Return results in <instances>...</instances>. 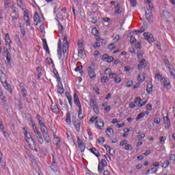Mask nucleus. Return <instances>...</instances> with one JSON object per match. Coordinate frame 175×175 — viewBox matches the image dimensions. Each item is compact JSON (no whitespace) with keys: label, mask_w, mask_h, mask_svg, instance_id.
I'll return each instance as SVG.
<instances>
[{"label":"nucleus","mask_w":175,"mask_h":175,"mask_svg":"<svg viewBox=\"0 0 175 175\" xmlns=\"http://www.w3.org/2000/svg\"><path fill=\"white\" fill-rule=\"evenodd\" d=\"M0 99L3 102V105H8V102L5 99V96H3V92H2V89L0 88Z\"/></svg>","instance_id":"a878e982"},{"label":"nucleus","mask_w":175,"mask_h":175,"mask_svg":"<svg viewBox=\"0 0 175 175\" xmlns=\"http://www.w3.org/2000/svg\"><path fill=\"white\" fill-rule=\"evenodd\" d=\"M0 80L5 90H8V92L12 94V92H13V90H12V86L10 84L8 83V80H6V75H5V72H3V71L1 70H0Z\"/></svg>","instance_id":"f03ea898"},{"label":"nucleus","mask_w":175,"mask_h":175,"mask_svg":"<svg viewBox=\"0 0 175 175\" xmlns=\"http://www.w3.org/2000/svg\"><path fill=\"white\" fill-rule=\"evenodd\" d=\"M130 42L131 43H134L135 42H136V38H135V36L133 34H132L130 37Z\"/></svg>","instance_id":"8fccbe9b"},{"label":"nucleus","mask_w":175,"mask_h":175,"mask_svg":"<svg viewBox=\"0 0 175 175\" xmlns=\"http://www.w3.org/2000/svg\"><path fill=\"white\" fill-rule=\"evenodd\" d=\"M107 166V162L105 159H101V161L98 163V172L102 173L105 170V167Z\"/></svg>","instance_id":"423d86ee"},{"label":"nucleus","mask_w":175,"mask_h":175,"mask_svg":"<svg viewBox=\"0 0 175 175\" xmlns=\"http://www.w3.org/2000/svg\"><path fill=\"white\" fill-rule=\"evenodd\" d=\"M109 81V78L107 77L104 76L101 77V83H107Z\"/></svg>","instance_id":"49530a36"},{"label":"nucleus","mask_w":175,"mask_h":175,"mask_svg":"<svg viewBox=\"0 0 175 175\" xmlns=\"http://www.w3.org/2000/svg\"><path fill=\"white\" fill-rule=\"evenodd\" d=\"M95 126L97 129H103L105 126V122H103V120L98 119L96 121Z\"/></svg>","instance_id":"ddd939ff"},{"label":"nucleus","mask_w":175,"mask_h":175,"mask_svg":"<svg viewBox=\"0 0 175 175\" xmlns=\"http://www.w3.org/2000/svg\"><path fill=\"white\" fill-rule=\"evenodd\" d=\"M57 87H58L57 88L58 94H64V85H62V83H60V84H58Z\"/></svg>","instance_id":"7c9ffc66"},{"label":"nucleus","mask_w":175,"mask_h":175,"mask_svg":"<svg viewBox=\"0 0 175 175\" xmlns=\"http://www.w3.org/2000/svg\"><path fill=\"white\" fill-rule=\"evenodd\" d=\"M10 16L12 17V23H16V20L18 18V12H17L16 8L13 9L12 12L10 14Z\"/></svg>","instance_id":"9b49d317"},{"label":"nucleus","mask_w":175,"mask_h":175,"mask_svg":"<svg viewBox=\"0 0 175 175\" xmlns=\"http://www.w3.org/2000/svg\"><path fill=\"white\" fill-rule=\"evenodd\" d=\"M90 151L94 154V155H96V157H97V158H99V157H100V154L99 153V150H98L96 148H92L90 149Z\"/></svg>","instance_id":"5701e85b"},{"label":"nucleus","mask_w":175,"mask_h":175,"mask_svg":"<svg viewBox=\"0 0 175 175\" xmlns=\"http://www.w3.org/2000/svg\"><path fill=\"white\" fill-rule=\"evenodd\" d=\"M33 129L35 133V137L36 140L38 142V143H40V144H43L44 141L43 140V137H42V133L39 131V129L36 128V126L35 124H33Z\"/></svg>","instance_id":"20e7f679"},{"label":"nucleus","mask_w":175,"mask_h":175,"mask_svg":"<svg viewBox=\"0 0 175 175\" xmlns=\"http://www.w3.org/2000/svg\"><path fill=\"white\" fill-rule=\"evenodd\" d=\"M18 107L19 110H21V109H23L24 104L21 102V100H19L18 104Z\"/></svg>","instance_id":"603ef678"},{"label":"nucleus","mask_w":175,"mask_h":175,"mask_svg":"<svg viewBox=\"0 0 175 175\" xmlns=\"http://www.w3.org/2000/svg\"><path fill=\"white\" fill-rule=\"evenodd\" d=\"M168 69L170 70V73L171 76H173V77H175V70L174 68L168 67Z\"/></svg>","instance_id":"4c0bfd02"},{"label":"nucleus","mask_w":175,"mask_h":175,"mask_svg":"<svg viewBox=\"0 0 175 175\" xmlns=\"http://www.w3.org/2000/svg\"><path fill=\"white\" fill-rule=\"evenodd\" d=\"M79 108V111H78V117L80 120H83V117H80V116H81V114L83 113V110L81 109V106L78 107Z\"/></svg>","instance_id":"58836bf2"},{"label":"nucleus","mask_w":175,"mask_h":175,"mask_svg":"<svg viewBox=\"0 0 175 175\" xmlns=\"http://www.w3.org/2000/svg\"><path fill=\"white\" fill-rule=\"evenodd\" d=\"M92 33L94 36H99V31H98V29L96 28L92 29Z\"/></svg>","instance_id":"72a5a7b5"},{"label":"nucleus","mask_w":175,"mask_h":175,"mask_svg":"<svg viewBox=\"0 0 175 175\" xmlns=\"http://www.w3.org/2000/svg\"><path fill=\"white\" fill-rule=\"evenodd\" d=\"M126 87H132V85H133V81H129L126 84Z\"/></svg>","instance_id":"e2e57ef3"},{"label":"nucleus","mask_w":175,"mask_h":175,"mask_svg":"<svg viewBox=\"0 0 175 175\" xmlns=\"http://www.w3.org/2000/svg\"><path fill=\"white\" fill-rule=\"evenodd\" d=\"M104 147L106 148V150H107V148L109 149V154L111 155H114L116 150L113 148H110V146L108 145H104Z\"/></svg>","instance_id":"c756f323"},{"label":"nucleus","mask_w":175,"mask_h":175,"mask_svg":"<svg viewBox=\"0 0 175 175\" xmlns=\"http://www.w3.org/2000/svg\"><path fill=\"white\" fill-rule=\"evenodd\" d=\"M137 102H138V105H140V103L142 102V99L140 98H139V97L135 98V100H134L135 103H137Z\"/></svg>","instance_id":"680f3d73"},{"label":"nucleus","mask_w":175,"mask_h":175,"mask_svg":"<svg viewBox=\"0 0 175 175\" xmlns=\"http://www.w3.org/2000/svg\"><path fill=\"white\" fill-rule=\"evenodd\" d=\"M146 91L148 94H151V92H152V85H150V83L147 85Z\"/></svg>","instance_id":"f704fd0d"},{"label":"nucleus","mask_w":175,"mask_h":175,"mask_svg":"<svg viewBox=\"0 0 175 175\" xmlns=\"http://www.w3.org/2000/svg\"><path fill=\"white\" fill-rule=\"evenodd\" d=\"M146 79L144 73H139L137 77V80L139 83H143V81Z\"/></svg>","instance_id":"c85d7f7f"},{"label":"nucleus","mask_w":175,"mask_h":175,"mask_svg":"<svg viewBox=\"0 0 175 175\" xmlns=\"http://www.w3.org/2000/svg\"><path fill=\"white\" fill-rule=\"evenodd\" d=\"M53 161L51 168L52 170H57V162H55V159L54 158V154H52Z\"/></svg>","instance_id":"bb28decb"},{"label":"nucleus","mask_w":175,"mask_h":175,"mask_svg":"<svg viewBox=\"0 0 175 175\" xmlns=\"http://www.w3.org/2000/svg\"><path fill=\"white\" fill-rule=\"evenodd\" d=\"M109 77L114 79L115 83H121V77H120L116 73L109 74Z\"/></svg>","instance_id":"f3484780"},{"label":"nucleus","mask_w":175,"mask_h":175,"mask_svg":"<svg viewBox=\"0 0 175 175\" xmlns=\"http://www.w3.org/2000/svg\"><path fill=\"white\" fill-rule=\"evenodd\" d=\"M115 10L116 14H120V13H122V8H121L120 3H118L115 5Z\"/></svg>","instance_id":"aec40b11"},{"label":"nucleus","mask_w":175,"mask_h":175,"mask_svg":"<svg viewBox=\"0 0 175 175\" xmlns=\"http://www.w3.org/2000/svg\"><path fill=\"white\" fill-rule=\"evenodd\" d=\"M78 147L80 148L81 152H84L85 150V146L83 144V141L80 139L79 137H77Z\"/></svg>","instance_id":"2eb2a0df"},{"label":"nucleus","mask_w":175,"mask_h":175,"mask_svg":"<svg viewBox=\"0 0 175 175\" xmlns=\"http://www.w3.org/2000/svg\"><path fill=\"white\" fill-rule=\"evenodd\" d=\"M144 36L145 37V39L149 42V43H152V42H154V36H152V33L150 32H145L144 33Z\"/></svg>","instance_id":"6e6552de"},{"label":"nucleus","mask_w":175,"mask_h":175,"mask_svg":"<svg viewBox=\"0 0 175 175\" xmlns=\"http://www.w3.org/2000/svg\"><path fill=\"white\" fill-rule=\"evenodd\" d=\"M164 123L165 124V129H169L170 128V119L169 117H165L164 118Z\"/></svg>","instance_id":"b1692460"},{"label":"nucleus","mask_w":175,"mask_h":175,"mask_svg":"<svg viewBox=\"0 0 175 175\" xmlns=\"http://www.w3.org/2000/svg\"><path fill=\"white\" fill-rule=\"evenodd\" d=\"M144 116H146V113L144 112H141L136 118V120H140V118H143V117H144Z\"/></svg>","instance_id":"37998d69"},{"label":"nucleus","mask_w":175,"mask_h":175,"mask_svg":"<svg viewBox=\"0 0 175 175\" xmlns=\"http://www.w3.org/2000/svg\"><path fill=\"white\" fill-rule=\"evenodd\" d=\"M83 66H77L76 68H75V71L76 72H79V73H81V75H83Z\"/></svg>","instance_id":"a19ab883"},{"label":"nucleus","mask_w":175,"mask_h":175,"mask_svg":"<svg viewBox=\"0 0 175 175\" xmlns=\"http://www.w3.org/2000/svg\"><path fill=\"white\" fill-rule=\"evenodd\" d=\"M66 98H67V99L68 100L69 105H70L72 106V96H70V94H68V95L66 94Z\"/></svg>","instance_id":"de8ad7c7"},{"label":"nucleus","mask_w":175,"mask_h":175,"mask_svg":"<svg viewBox=\"0 0 175 175\" xmlns=\"http://www.w3.org/2000/svg\"><path fill=\"white\" fill-rule=\"evenodd\" d=\"M5 42H6V44H8L9 50H12V45H10V44L12 43V40H9V39H6Z\"/></svg>","instance_id":"09e8293b"},{"label":"nucleus","mask_w":175,"mask_h":175,"mask_svg":"<svg viewBox=\"0 0 175 175\" xmlns=\"http://www.w3.org/2000/svg\"><path fill=\"white\" fill-rule=\"evenodd\" d=\"M170 161H175V155L174 154H170Z\"/></svg>","instance_id":"774afa93"},{"label":"nucleus","mask_w":175,"mask_h":175,"mask_svg":"<svg viewBox=\"0 0 175 175\" xmlns=\"http://www.w3.org/2000/svg\"><path fill=\"white\" fill-rule=\"evenodd\" d=\"M53 73L55 77H57L58 81H61V77H59V74H58V71L57 70V69H53Z\"/></svg>","instance_id":"c9c22d12"},{"label":"nucleus","mask_w":175,"mask_h":175,"mask_svg":"<svg viewBox=\"0 0 175 175\" xmlns=\"http://www.w3.org/2000/svg\"><path fill=\"white\" fill-rule=\"evenodd\" d=\"M78 57H79V58H85V51H84V48H83V46L79 47Z\"/></svg>","instance_id":"dca6fc26"},{"label":"nucleus","mask_w":175,"mask_h":175,"mask_svg":"<svg viewBox=\"0 0 175 175\" xmlns=\"http://www.w3.org/2000/svg\"><path fill=\"white\" fill-rule=\"evenodd\" d=\"M57 48H58V51H57V54H59V59H61V57L62 55V42L61 41V39L59 40V42H58V46H57Z\"/></svg>","instance_id":"6ab92c4d"},{"label":"nucleus","mask_w":175,"mask_h":175,"mask_svg":"<svg viewBox=\"0 0 175 175\" xmlns=\"http://www.w3.org/2000/svg\"><path fill=\"white\" fill-rule=\"evenodd\" d=\"M124 148H125V150H126V151H132V145H131V144H127V145H126L125 146V147H124Z\"/></svg>","instance_id":"a18cd8bd"},{"label":"nucleus","mask_w":175,"mask_h":175,"mask_svg":"<svg viewBox=\"0 0 175 175\" xmlns=\"http://www.w3.org/2000/svg\"><path fill=\"white\" fill-rule=\"evenodd\" d=\"M169 165H170V162H169V160H166L163 165V167H165V169H166V167H167V166H169Z\"/></svg>","instance_id":"3c124183"},{"label":"nucleus","mask_w":175,"mask_h":175,"mask_svg":"<svg viewBox=\"0 0 175 175\" xmlns=\"http://www.w3.org/2000/svg\"><path fill=\"white\" fill-rule=\"evenodd\" d=\"M4 54H5V58L8 61V64H10L11 55H10V53H9V51L8 50V49H6L5 51H4Z\"/></svg>","instance_id":"393cba45"},{"label":"nucleus","mask_w":175,"mask_h":175,"mask_svg":"<svg viewBox=\"0 0 175 175\" xmlns=\"http://www.w3.org/2000/svg\"><path fill=\"white\" fill-rule=\"evenodd\" d=\"M107 136H111L113 133H114V130H113L112 128H107V130L105 131Z\"/></svg>","instance_id":"2f4dec72"},{"label":"nucleus","mask_w":175,"mask_h":175,"mask_svg":"<svg viewBox=\"0 0 175 175\" xmlns=\"http://www.w3.org/2000/svg\"><path fill=\"white\" fill-rule=\"evenodd\" d=\"M98 143H100L101 144H103L105 143V137H100L98 139Z\"/></svg>","instance_id":"5fc2aeb1"},{"label":"nucleus","mask_w":175,"mask_h":175,"mask_svg":"<svg viewBox=\"0 0 175 175\" xmlns=\"http://www.w3.org/2000/svg\"><path fill=\"white\" fill-rule=\"evenodd\" d=\"M88 70V75L90 76V79H93V77H96V74L95 73V66L94 64H92L91 66H89Z\"/></svg>","instance_id":"0eeeda50"},{"label":"nucleus","mask_w":175,"mask_h":175,"mask_svg":"<svg viewBox=\"0 0 175 175\" xmlns=\"http://www.w3.org/2000/svg\"><path fill=\"white\" fill-rule=\"evenodd\" d=\"M90 105L91 109H93L94 113L96 114H99V106H98L96 101L91 98L90 101Z\"/></svg>","instance_id":"39448f33"},{"label":"nucleus","mask_w":175,"mask_h":175,"mask_svg":"<svg viewBox=\"0 0 175 175\" xmlns=\"http://www.w3.org/2000/svg\"><path fill=\"white\" fill-rule=\"evenodd\" d=\"M154 44H155V46H156V47H157V49H159V50H161V42H156L155 43H154Z\"/></svg>","instance_id":"338daca9"},{"label":"nucleus","mask_w":175,"mask_h":175,"mask_svg":"<svg viewBox=\"0 0 175 175\" xmlns=\"http://www.w3.org/2000/svg\"><path fill=\"white\" fill-rule=\"evenodd\" d=\"M42 43L44 44V49L47 54H50V50L49 49V45H47V40L42 39Z\"/></svg>","instance_id":"4be33fe9"},{"label":"nucleus","mask_w":175,"mask_h":175,"mask_svg":"<svg viewBox=\"0 0 175 175\" xmlns=\"http://www.w3.org/2000/svg\"><path fill=\"white\" fill-rule=\"evenodd\" d=\"M52 110L54 113H58V111H59V109L58 108V106L55 105L54 107H52Z\"/></svg>","instance_id":"c03bdc74"},{"label":"nucleus","mask_w":175,"mask_h":175,"mask_svg":"<svg viewBox=\"0 0 175 175\" xmlns=\"http://www.w3.org/2000/svg\"><path fill=\"white\" fill-rule=\"evenodd\" d=\"M21 32L23 35V36H25V29L24 26H21Z\"/></svg>","instance_id":"864d4df0"},{"label":"nucleus","mask_w":175,"mask_h":175,"mask_svg":"<svg viewBox=\"0 0 175 175\" xmlns=\"http://www.w3.org/2000/svg\"><path fill=\"white\" fill-rule=\"evenodd\" d=\"M147 29V25H144L141 27V32H144Z\"/></svg>","instance_id":"69168bd1"},{"label":"nucleus","mask_w":175,"mask_h":175,"mask_svg":"<svg viewBox=\"0 0 175 175\" xmlns=\"http://www.w3.org/2000/svg\"><path fill=\"white\" fill-rule=\"evenodd\" d=\"M23 131L25 132V140L29 145V147H36V143H35V140L32 138L31 134H28V131L27 130V127H23Z\"/></svg>","instance_id":"7ed1b4c3"},{"label":"nucleus","mask_w":175,"mask_h":175,"mask_svg":"<svg viewBox=\"0 0 175 175\" xmlns=\"http://www.w3.org/2000/svg\"><path fill=\"white\" fill-rule=\"evenodd\" d=\"M4 8L7 10V12H9V0H4Z\"/></svg>","instance_id":"e433bc0d"},{"label":"nucleus","mask_w":175,"mask_h":175,"mask_svg":"<svg viewBox=\"0 0 175 175\" xmlns=\"http://www.w3.org/2000/svg\"><path fill=\"white\" fill-rule=\"evenodd\" d=\"M15 42H16V43H18V44H19L18 43H21V41L20 40V37L18 36V35H15Z\"/></svg>","instance_id":"6e6d98bb"},{"label":"nucleus","mask_w":175,"mask_h":175,"mask_svg":"<svg viewBox=\"0 0 175 175\" xmlns=\"http://www.w3.org/2000/svg\"><path fill=\"white\" fill-rule=\"evenodd\" d=\"M154 122L155 124H161V118H155L154 119Z\"/></svg>","instance_id":"bf43d9fd"},{"label":"nucleus","mask_w":175,"mask_h":175,"mask_svg":"<svg viewBox=\"0 0 175 175\" xmlns=\"http://www.w3.org/2000/svg\"><path fill=\"white\" fill-rule=\"evenodd\" d=\"M22 95L23 98H27V95H28V92H27V90L25 88H22Z\"/></svg>","instance_id":"ea45409f"},{"label":"nucleus","mask_w":175,"mask_h":175,"mask_svg":"<svg viewBox=\"0 0 175 175\" xmlns=\"http://www.w3.org/2000/svg\"><path fill=\"white\" fill-rule=\"evenodd\" d=\"M44 21V17H41L39 16L38 12H35L34 14V23H36V25H38V23H43Z\"/></svg>","instance_id":"1a4fd4ad"},{"label":"nucleus","mask_w":175,"mask_h":175,"mask_svg":"<svg viewBox=\"0 0 175 175\" xmlns=\"http://www.w3.org/2000/svg\"><path fill=\"white\" fill-rule=\"evenodd\" d=\"M66 122H67V124L68 125H70L72 121L70 120V113L68 112L66 114Z\"/></svg>","instance_id":"473e14b6"},{"label":"nucleus","mask_w":175,"mask_h":175,"mask_svg":"<svg viewBox=\"0 0 175 175\" xmlns=\"http://www.w3.org/2000/svg\"><path fill=\"white\" fill-rule=\"evenodd\" d=\"M42 133V136L44 137V140L46 142V143H50V135H49V131L46 129H44V131H41Z\"/></svg>","instance_id":"4468645a"},{"label":"nucleus","mask_w":175,"mask_h":175,"mask_svg":"<svg viewBox=\"0 0 175 175\" xmlns=\"http://www.w3.org/2000/svg\"><path fill=\"white\" fill-rule=\"evenodd\" d=\"M73 98H74V103L77 106V107L81 106V104L80 103V100L79 99V96H77V94H74Z\"/></svg>","instance_id":"412c9836"},{"label":"nucleus","mask_w":175,"mask_h":175,"mask_svg":"<svg viewBox=\"0 0 175 175\" xmlns=\"http://www.w3.org/2000/svg\"><path fill=\"white\" fill-rule=\"evenodd\" d=\"M69 42H68V36H65L63 40V53L64 57L62 59V65H64V61H66L68 59V55L69 53Z\"/></svg>","instance_id":"f257e3e1"},{"label":"nucleus","mask_w":175,"mask_h":175,"mask_svg":"<svg viewBox=\"0 0 175 175\" xmlns=\"http://www.w3.org/2000/svg\"><path fill=\"white\" fill-rule=\"evenodd\" d=\"M98 120H99V119L98 118V117L94 118V117L93 116V117H92V118H90V122H95V121L96 122V121H98Z\"/></svg>","instance_id":"052dcab7"},{"label":"nucleus","mask_w":175,"mask_h":175,"mask_svg":"<svg viewBox=\"0 0 175 175\" xmlns=\"http://www.w3.org/2000/svg\"><path fill=\"white\" fill-rule=\"evenodd\" d=\"M59 31L60 33H64V26L61 25V23H59Z\"/></svg>","instance_id":"13d9d810"},{"label":"nucleus","mask_w":175,"mask_h":175,"mask_svg":"<svg viewBox=\"0 0 175 175\" xmlns=\"http://www.w3.org/2000/svg\"><path fill=\"white\" fill-rule=\"evenodd\" d=\"M24 20L26 23V25L28 27H31V22H29V14H28V12H24Z\"/></svg>","instance_id":"a211bd4d"},{"label":"nucleus","mask_w":175,"mask_h":175,"mask_svg":"<svg viewBox=\"0 0 175 175\" xmlns=\"http://www.w3.org/2000/svg\"><path fill=\"white\" fill-rule=\"evenodd\" d=\"M36 118L39 122L40 131H44V129H47V127L46 126V125H44V123L42 122V117L40 116V115L38 114L36 116Z\"/></svg>","instance_id":"9d476101"},{"label":"nucleus","mask_w":175,"mask_h":175,"mask_svg":"<svg viewBox=\"0 0 175 175\" xmlns=\"http://www.w3.org/2000/svg\"><path fill=\"white\" fill-rule=\"evenodd\" d=\"M163 62L167 68H170V62H169V59H163Z\"/></svg>","instance_id":"79ce46f5"},{"label":"nucleus","mask_w":175,"mask_h":175,"mask_svg":"<svg viewBox=\"0 0 175 175\" xmlns=\"http://www.w3.org/2000/svg\"><path fill=\"white\" fill-rule=\"evenodd\" d=\"M130 2L131 3V6H133V8L136 7V5H137L136 0H130Z\"/></svg>","instance_id":"4d7b16f0"},{"label":"nucleus","mask_w":175,"mask_h":175,"mask_svg":"<svg viewBox=\"0 0 175 175\" xmlns=\"http://www.w3.org/2000/svg\"><path fill=\"white\" fill-rule=\"evenodd\" d=\"M146 14V20H148V21H150V20H151V18H152V11H149V12H147V11H145Z\"/></svg>","instance_id":"cd10ccee"},{"label":"nucleus","mask_w":175,"mask_h":175,"mask_svg":"<svg viewBox=\"0 0 175 175\" xmlns=\"http://www.w3.org/2000/svg\"><path fill=\"white\" fill-rule=\"evenodd\" d=\"M116 47V44H114V43H111L109 44L108 49L109 50H113V49Z\"/></svg>","instance_id":"0e129e2a"},{"label":"nucleus","mask_w":175,"mask_h":175,"mask_svg":"<svg viewBox=\"0 0 175 175\" xmlns=\"http://www.w3.org/2000/svg\"><path fill=\"white\" fill-rule=\"evenodd\" d=\"M75 120L76 117H72V122L75 126L76 131H77V132H80V126L81 125V122H80V120Z\"/></svg>","instance_id":"f8f14e48"}]
</instances>
